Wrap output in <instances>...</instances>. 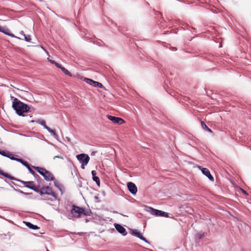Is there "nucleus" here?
Returning a JSON list of instances; mask_svg holds the SVG:
<instances>
[{"label":"nucleus","mask_w":251,"mask_h":251,"mask_svg":"<svg viewBox=\"0 0 251 251\" xmlns=\"http://www.w3.org/2000/svg\"><path fill=\"white\" fill-rule=\"evenodd\" d=\"M12 101V107L19 116H24V113L27 112L29 110V106L18 99L11 96Z\"/></svg>","instance_id":"1"},{"label":"nucleus","mask_w":251,"mask_h":251,"mask_svg":"<svg viewBox=\"0 0 251 251\" xmlns=\"http://www.w3.org/2000/svg\"><path fill=\"white\" fill-rule=\"evenodd\" d=\"M71 213L73 216V217L79 218L81 215H84L86 216H90L91 211L90 210H85L83 208L73 205L72 206V209L71 210Z\"/></svg>","instance_id":"2"},{"label":"nucleus","mask_w":251,"mask_h":251,"mask_svg":"<svg viewBox=\"0 0 251 251\" xmlns=\"http://www.w3.org/2000/svg\"><path fill=\"white\" fill-rule=\"evenodd\" d=\"M39 174L42 176L46 181L53 180L54 178L51 174L45 169L39 167H32Z\"/></svg>","instance_id":"3"},{"label":"nucleus","mask_w":251,"mask_h":251,"mask_svg":"<svg viewBox=\"0 0 251 251\" xmlns=\"http://www.w3.org/2000/svg\"><path fill=\"white\" fill-rule=\"evenodd\" d=\"M11 160H15L17 162H20L21 164H22L25 167V168H27L29 172L33 175L35 176V172L31 169V168L29 166V164L26 162L24 161L23 159L21 158H18L14 157L12 153L10 154V157H9Z\"/></svg>","instance_id":"4"},{"label":"nucleus","mask_w":251,"mask_h":251,"mask_svg":"<svg viewBox=\"0 0 251 251\" xmlns=\"http://www.w3.org/2000/svg\"><path fill=\"white\" fill-rule=\"evenodd\" d=\"M40 194L41 195H43L44 194L51 195L52 197H53L55 199H57V196L56 194L54 192H52L51 189L48 186L42 187L40 190Z\"/></svg>","instance_id":"5"},{"label":"nucleus","mask_w":251,"mask_h":251,"mask_svg":"<svg viewBox=\"0 0 251 251\" xmlns=\"http://www.w3.org/2000/svg\"><path fill=\"white\" fill-rule=\"evenodd\" d=\"M150 212L153 215L156 216H161V217H169V213L155 209L153 208L150 207Z\"/></svg>","instance_id":"6"},{"label":"nucleus","mask_w":251,"mask_h":251,"mask_svg":"<svg viewBox=\"0 0 251 251\" xmlns=\"http://www.w3.org/2000/svg\"><path fill=\"white\" fill-rule=\"evenodd\" d=\"M76 158L81 164L83 165H86L90 160L89 156L84 153H81L76 155Z\"/></svg>","instance_id":"7"},{"label":"nucleus","mask_w":251,"mask_h":251,"mask_svg":"<svg viewBox=\"0 0 251 251\" xmlns=\"http://www.w3.org/2000/svg\"><path fill=\"white\" fill-rule=\"evenodd\" d=\"M107 118L109 120L111 121L113 123L115 124L122 125L125 122L123 119L119 117L108 115Z\"/></svg>","instance_id":"8"},{"label":"nucleus","mask_w":251,"mask_h":251,"mask_svg":"<svg viewBox=\"0 0 251 251\" xmlns=\"http://www.w3.org/2000/svg\"><path fill=\"white\" fill-rule=\"evenodd\" d=\"M129 191L133 195L136 194L137 192V188L134 183L131 182H129L127 184Z\"/></svg>","instance_id":"9"},{"label":"nucleus","mask_w":251,"mask_h":251,"mask_svg":"<svg viewBox=\"0 0 251 251\" xmlns=\"http://www.w3.org/2000/svg\"><path fill=\"white\" fill-rule=\"evenodd\" d=\"M199 168L201 170L202 174L206 176L211 181H214V177L211 175L208 169L206 168H201V167H199Z\"/></svg>","instance_id":"10"},{"label":"nucleus","mask_w":251,"mask_h":251,"mask_svg":"<svg viewBox=\"0 0 251 251\" xmlns=\"http://www.w3.org/2000/svg\"><path fill=\"white\" fill-rule=\"evenodd\" d=\"M115 227L116 229L123 235L125 236L127 234V233L126 231V229L121 225L115 224Z\"/></svg>","instance_id":"11"},{"label":"nucleus","mask_w":251,"mask_h":251,"mask_svg":"<svg viewBox=\"0 0 251 251\" xmlns=\"http://www.w3.org/2000/svg\"><path fill=\"white\" fill-rule=\"evenodd\" d=\"M35 122L36 123L40 125L41 126H43L44 127V128L46 129L48 126L46 125V122L45 120H43V119H38L37 120H36L35 121H31V122Z\"/></svg>","instance_id":"12"},{"label":"nucleus","mask_w":251,"mask_h":251,"mask_svg":"<svg viewBox=\"0 0 251 251\" xmlns=\"http://www.w3.org/2000/svg\"><path fill=\"white\" fill-rule=\"evenodd\" d=\"M54 182V185L59 190V191L61 192V194L63 192V187L62 185V184L57 180H55L54 178V180H53Z\"/></svg>","instance_id":"13"},{"label":"nucleus","mask_w":251,"mask_h":251,"mask_svg":"<svg viewBox=\"0 0 251 251\" xmlns=\"http://www.w3.org/2000/svg\"><path fill=\"white\" fill-rule=\"evenodd\" d=\"M26 226H28L29 228L32 229H37L39 228V227L33 225L30 222H26L25 223Z\"/></svg>","instance_id":"14"},{"label":"nucleus","mask_w":251,"mask_h":251,"mask_svg":"<svg viewBox=\"0 0 251 251\" xmlns=\"http://www.w3.org/2000/svg\"><path fill=\"white\" fill-rule=\"evenodd\" d=\"M46 129H47L55 138H57L58 135L54 130L51 129L49 127H48Z\"/></svg>","instance_id":"15"},{"label":"nucleus","mask_w":251,"mask_h":251,"mask_svg":"<svg viewBox=\"0 0 251 251\" xmlns=\"http://www.w3.org/2000/svg\"><path fill=\"white\" fill-rule=\"evenodd\" d=\"M11 153L9 151H4L0 150V154L4 157H6L8 158L10 157Z\"/></svg>","instance_id":"16"},{"label":"nucleus","mask_w":251,"mask_h":251,"mask_svg":"<svg viewBox=\"0 0 251 251\" xmlns=\"http://www.w3.org/2000/svg\"><path fill=\"white\" fill-rule=\"evenodd\" d=\"M201 126L202 128L204 129L205 131L210 133L212 132V130L205 125L204 122H201Z\"/></svg>","instance_id":"17"},{"label":"nucleus","mask_w":251,"mask_h":251,"mask_svg":"<svg viewBox=\"0 0 251 251\" xmlns=\"http://www.w3.org/2000/svg\"><path fill=\"white\" fill-rule=\"evenodd\" d=\"M132 234L134 236L139 238V239H140L141 237H142V236H143L142 235V234L141 233H140L139 232H138V230L136 229L133 230L132 232Z\"/></svg>","instance_id":"18"},{"label":"nucleus","mask_w":251,"mask_h":251,"mask_svg":"<svg viewBox=\"0 0 251 251\" xmlns=\"http://www.w3.org/2000/svg\"><path fill=\"white\" fill-rule=\"evenodd\" d=\"M0 32H1L3 33H4L6 35L9 34V29L6 27H1L0 26Z\"/></svg>","instance_id":"19"},{"label":"nucleus","mask_w":251,"mask_h":251,"mask_svg":"<svg viewBox=\"0 0 251 251\" xmlns=\"http://www.w3.org/2000/svg\"><path fill=\"white\" fill-rule=\"evenodd\" d=\"M61 70L66 75H67L69 76H72V74H71V73L64 67H62V68H61Z\"/></svg>","instance_id":"20"},{"label":"nucleus","mask_w":251,"mask_h":251,"mask_svg":"<svg viewBox=\"0 0 251 251\" xmlns=\"http://www.w3.org/2000/svg\"><path fill=\"white\" fill-rule=\"evenodd\" d=\"M84 81L88 84H90V85L93 86V84H94L95 81L91 79L90 78H85L84 79Z\"/></svg>","instance_id":"21"},{"label":"nucleus","mask_w":251,"mask_h":251,"mask_svg":"<svg viewBox=\"0 0 251 251\" xmlns=\"http://www.w3.org/2000/svg\"><path fill=\"white\" fill-rule=\"evenodd\" d=\"M93 86L95 87L102 88L103 86L101 83L95 81L94 84H93Z\"/></svg>","instance_id":"22"},{"label":"nucleus","mask_w":251,"mask_h":251,"mask_svg":"<svg viewBox=\"0 0 251 251\" xmlns=\"http://www.w3.org/2000/svg\"><path fill=\"white\" fill-rule=\"evenodd\" d=\"M93 180L98 185H100V180L98 176H94L93 177Z\"/></svg>","instance_id":"23"},{"label":"nucleus","mask_w":251,"mask_h":251,"mask_svg":"<svg viewBox=\"0 0 251 251\" xmlns=\"http://www.w3.org/2000/svg\"><path fill=\"white\" fill-rule=\"evenodd\" d=\"M24 39L25 41H26V42H29L31 41V37H30V36L29 35H24Z\"/></svg>","instance_id":"24"},{"label":"nucleus","mask_w":251,"mask_h":251,"mask_svg":"<svg viewBox=\"0 0 251 251\" xmlns=\"http://www.w3.org/2000/svg\"><path fill=\"white\" fill-rule=\"evenodd\" d=\"M33 191H34L36 192L39 193H40V190L38 188L36 187L35 185L33 186V189H32Z\"/></svg>","instance_id":"25"},{"label":"nucleus","mask_w":251,"mask_h":251,"mask_svg":"<svg viewBox=\"0 0 251 251\" xmlns=\"http://www.w3.org/2000/svg\"><path fill=\"white\" fill-rule=\"evenodd\" d=\"M8 35L10 36H11V37H13V38H17L18 39H21V38L16 36L15 35H14L13 34L11 33L10 32L9 33V34H8Z\"/></svg>","instance_id":"26"},{"label":"nucleus","mask_w":251,"mask_h":251,"mask_svg":"<svg viewBox=\"0 0 251 251\" xmlns=\"http://www.w3.org/2000/svg\"><path fill=\"white\" fill-rule=\"evenodd\" d=\"M55 65L56 67H57L58 68H60V69L61 68H62V65L57 62H56V63L55 64Z\"/></svg>","instance_id":"27"},{"label":"nucleus","mask_w":251,"mask_h":251,"mask_svg":"<svg viewBox=\"0 0 251 251\" xmlns=\"http://www.w3.org/2000/svg\"><path fill=\"white\" fill-rule=\"evenodd\" d=\"M91 174H92V175L93 176V177H94V176H96V172L94 170H93L92 172H91Z\"/></svg>","instance_id":"28"},{"label":"nucleus","mask_w":251,"mask_h":251,"mask_svg":"<svg viewBox=\"0 0 251 251\" xmlns=\"http://www.w3.org/2000/svg\"><path fill=\"white\" fill-rule=\"evenodd\" d=\"M60 158V159H63V157L62 156H55L53 157V159H55V158Z\"/></svg>","instance_id":"29"},{"label":"nucleus","mask_w":251,"mask_h":251,"mask_svg":"<svg viewBox=\"0 0 251 251\" xmlns=\"http://www.w3.org/2000/svg\"><path fill=\"white\" fill-rule=\"evenodd\" d=\"M140 239H141V240H143V241H145L146 242H148V241H147V240H146V239L145 237H144L143 236H142V237H141V238H140Z\"/></svg>","instance_id":"30"},{"label":"nucleus","mask_w":251,"mask_h":251,"mask_svg":"<svg viewBox=\"0 0 251 251\" xmlns=\"http://www.w3.org/2000/svg\"><path fill=\"white\" fill-rule=\"evenodd\" d=\"M50 62L51 63V64H54L56 63V62L54 61V60H50Z\"/></svg>","instance_id":"31"},{"label":"nucleus","mask_w":251,"mask_h":251,"mask_svg":"<svg viewBox=\"0 0 251 251\" xmlns=\"http://www.w3.org/2000/svg\"><path fill=\"white\" fill-rule=\"evenodd\" d=\"M20 34L23 35V36H24V35H25L23 31H21L20 32Z\"/></svg>","instance_id":"32"},{"label":"nucleus","mask_w":251,"mask_h":251,"mask_svg":"<svg viewBox=\"0 0 251 251\" xmlns=\"http://www.w3.org/2000/svg\"><path fill=\"white\" fill-rule=\"evenodd\" d=\"M17 191H18V192H19L20 193L22 194H23V193H24V192H23V191H22V190H17Z\"/></svg>","instance_id":"33"},{"label":"nucleus","mask_w":251,"mask_h":251,"mask_svg":"<svg viewBox=\"0 0 251 251\" xmlns=\"http://www.w3.org/2000/svg\"><path fill=\"white\" fill-rule=\"evenodd\" d=\"M86 165H83V164H81V168L82 169H85V166Z\"/></svg>","instance_id":"34"},{"label":"nucleus","mask_w":251,"mask_h":251,"mask_svg":"<svg viewBox=\"0 0 251 251\" xmlns=\"http://www.w3.org/2000/svg\"><path fill=\"white\" fill-rule=\"evenodd\" d=\"M242 191L244 194H245L246 195H248L247 193L245 190H244L243 189H242Z\"/></svg>","instance_id":"35"},{"label":"nucleus","mask_w":251,"mask_h":251,"mask_svg":"<svg viewBox=\"0 0 251 251\" xmlns=\"http://www.w3.org/2000/svg\"><path fill=\"white\" fill-rule=\"evenodd\" d=\"M24 195H29L30 194L28 193H25V192H24V193H23Z\"/></svg>","instance_id":"36"},{"label":"nucleus","mask_w":251,"mask_h":251,"mask_svg":"<svg viewBox=\"0 0 251 251\" xmlns=\"http://www.w3.org/2000/svg\"><path fill=\"white\" fill-rule=\"evenodd\" d=\"M113 213H118V212L117 211H113Z\"/></svg>","instance_id":"37"},{"label":"nucleus","mask_w":251,"mask_h":251,"mask_svg":"<svg viewBox=\"0 0 251 251\" xmlns=\"http://www.w3.org/2000/svg\"><path fill=\"white\" fill-rule=\"evenodd\" d=\"M95 198L96 199H98V196H95Z\"/></svg>","instance_id":"38"},{"label":"nucleus","mask_w":251,"mask_h":251,"mask_svg":"<svg viewBox=\"0 0 251 251\" xmlns=\"http://www.w3.org/2000/svg\"><path fill=\"white\" fill-rule=\"evenodd\" d=\"M202 237V236L201 235H200V238H201Z\"/></svg>","instance_id":"39"}]
</instances>
